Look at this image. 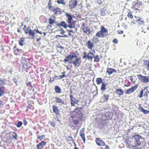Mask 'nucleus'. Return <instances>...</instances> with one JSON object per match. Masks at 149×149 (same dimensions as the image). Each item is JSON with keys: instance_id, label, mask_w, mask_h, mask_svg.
I'll use <instances>...</instances> for the list:
<instances>
[{"instance_id": "473e14b6", "label": "nucleus", "mask_w": 149, "mask_h": 149, "mask_svg": "<svg viewBox=\"0 0 149 149\" xmlns=\"http://www.w3.org/2000/svg\"><path fill=\"white\" fill-rule=\"evenodd\" d=\"M144 64L147 70H149V61L146 60H145L144 62Z\"/></svg>"}, {"instance_id": "6e6552de", "label": "nucleus", "mask_w": 149, "mask_h": 149, "mask_svg": "<svg viewBox=\"0 0 149 149\" xmlns=\"http://www.w3.org/2000/svg\"><path fill=\"white\" fill-rule=\"evenodd\" d=\"M95 55V54L91 51H89L87 54L86 52H85L84 53L83 58L84 59H87L89 61H92Z\"/></svg>"}, {"instance_id": "5fc2aeb1", "label": "nucleus", "mask_w": 149, "mask_h": 149, "mask_svg": "<svg viewBox=\"0 0 149 149\" xmlns=\"http://www.w3.org/2000/svg\"><path fill=\"white\" fill-rule=\"evenodd\" d=\"M143 112L144 114H146L149 113V111L144 109Z\"/></svg>"}, {"instance_id": "de8ad7c7", "label": "nucleus", "mask_w": 149, "mask_h": 149, "mask_svg": "<svg viewBox=\"0 0 149 149\" xmlns=\"http://www.w3.org/2000/svg\"><path fill=\"white\" fill-rule=\"evenodd\" d=\"M101 13V15H104L105 14V11L103 9H102L100 10Z\"/></svg>"}, {"instance_id": "49530a36", "label": "nucleus", "mask_w": 149, "mask_h": 149, "mask_svg": "<svg viewBox=\"0 0 149 149\" xmlns=\"http://www.w3.org/2000/svg\"><path fill=\"white\" fill-rule=\"evenodd\" d=\"M5 104V103L3 101H0V108H2L3 105Z\"/></svg>"}, {"instance_id": "a18cd8bd", "label": "nucleus", "mask_w": 149, "mask_h": 149, "mask_svg": "<svg viewBox=\"0 0 149 149\" xmlns=\"http://www.w3.org/2000/svg\"><path fill=\"white\" fill-rule=\"evenodd\" d=\"M65 73V72H62L63 74H64ZM64 77H66V76H65V75L64 74H63L62 75H59V79H61Z\"/></svg>"}, {"instance_id": "bf43d9fd", "label": "nucleus", "mask_w": 149, "mask_h": 149, "mask_svg": "<svg viewBox=\"0 0 149 149\" xmlns=\"http://www.w3.org/2000/svg\"><path fill=\"white\" fill-rule=\"evenodd\" d=\"M105 148L104 149H110V147L108 145H106L105 144Z\"/></svg>"}, {"instance_id": "f704fd0d", "label": "nucleus", "mask_w": 149, "mask_h": 149, "mask_svg": "<svg viewBox=\"0 0 149 149\" xmlns=\"http://www.w3.org/2000/svg\"><path fill=\"white\" fill-rule=\"evenodd\" d=\"M25 41L24 38H20V40L18 41L19 44L21 46H23L24 45L23 43Z\"/></svg>"}, {"instance_id": "864d4df0", "label": "nucleus", "mask_w": 149, "mask_h": 149, "mask_svg": "<svg viewBox=\"0 0 149 149\" xmlns=\"http://www.w3.org/2000/svg\"><path fill=\"white\" fill-rule=\"evenodd\" d=\"M113 42L115 44H117L118 42V40L116 38H114L113 40Z\"/></svg>"}, {"instance_id": "774afa93", "label": "nucleus", "mask_w": 149, "mask_h": 149, "mask_svg": "<svg viewBox=\"0 0 149 149\" xmlns=\"http://www.w3.org/2000/svg\"><path fill=\"white\" fill-rule=\"evenodd\" d=\"M58 77L56 75H55L54 76V77L55 78H58Z\"/></svg>"}, {"instance_id": "4d7b16f0", "label": "nucleus", "mask_w": 149, "mask_h": 149, "mask_svg": "<svg viewBox=\"0 0 149 149\" xmlns=\"http://www.w3.org/2000/svg\"><path fill=\"white\" fill-rule=\"evenodd\" d=\"M37 138L38 139H39L40 140H41L43 139V138H42V136H39V135H38L37 136Z\"/></svg>"}, {"instance_id": "0e129e2a", "label": "nucleus", "mask_w": 149, "mask_h": 149, "mask_svg": "<svg viewBox=\"0 0 149 149\" xmlns=\"http://www.w3.org/2000/svg\"><path fill=\"white\" fill-rule=\"evenodd\" d=\"M72 142L74 145L75 147H76V143H75V140L73 141V142Z\"/></svg>"}, {"instance_id": "f03ea898", "label": "nucleus", "mask_w": 149, "mask_h": 149, "mask_svg": "<svg viewBox=\"0 0 149 149\" xmlns=\"http://www.w3.org/2000/svg\"><path fill=\"white\" fill-rule=\"evenodd\" d=\"M23 30L24 33L26 34H28L30 36H31L32 39H33L35 37V32L38 33L40 34L42 33V32L40 31L38 29H35L33 30H32L29 26L27 28L26 25H24Z\"/></svg>"}, {"instance_id": "ddd939ff", "label": "nucleus", "mask_w": 149, "mask_h": 149, "mask_svg": "<svg viewBox=\"0 0 149 149\" xmlns=\"http://www.w3.org/2000/svg\"><path fill=\"white\" fill-rule=\"evenodd\" d=\"M22 63L23 64L22 69L23 71H25L26 69H28L30 68V63L29 61L24 60L22 62Z\"/></svg>"}, {"instance_id": "2eb2a0df", "label": "nucleus", "mask_w": 149, "mask_h": 149, "mask_svg": "<svg viewBox=\"0 0 149 149\" xmlns=\"http://www.w3.org/2000/svg\"><path fill=\"white\" fill-rule=\"evenodd\" d=\"M138 78L139 79L144 83H146L149 81V80L147 77L143 76L141 74H138L137 75Z\"/></svg>"}, {"instance_id": "dca6fc26", "label": "nucleus", "mask_w": 149, "mask_h": 149, "mask_svg": "<svg viewBox=\"0 0 149 149\" xmlns=\"http://www.w3.org/2000/svg\"><path fill=\"white\" fill-rule=\"evenodd\" d=\"M77 4V0H71L68 4V6L70 9H72L76 7Z\"/></svg>"}, {"instance_id": "f3484780", "label": "nucleus", "mask_w": 149, "mask_h": 149, "mask_svg": "<svg viewBox=\"0 0 149 149\" xmlns=\"http://www.w3.org/2000/svg\"><path fill=\"white\" fill-rule=\"evenodd\" d=\"M138 86V85H136L131 88L127 89L125 92V94H129L133 93L137 89Z\"/></svg>"}, {"instance_id": "412c9836", "label": "nucleus", "mask_w": 149, "mask_h": 149, "mask_svg": "<svg viewBox=\"0 0 149 149\" xmlns=\"http://www.w3.org/2000/svg\"><path fill=\"white\" fill-rule=\"evenodd\" d=\"M52 109L54 113L57 116L60 115V111L57 106L54 105L52 106Z\"/></svg>"}, {"instance_id": "20e7f679", "label": "nucleus", "mask_w": 149, "mask_h": 149, "mask_svg": "<svg viewBox=\"0 0 149 149\" xmlns=\"http://www.w3.org/2000/svg\"><path fill=\"white\" fill-rule=\"evenodd\" d=\"M65 15L67 19L66 22L68 24V27L70 28H75V23L73 20L72 15L67 12L65 13Z\"/></svg>"}, {"instance_id": "4c0bfd02", "label": "nucleus", "mask_w": 149, "mask_h": 149, "mask_svg": "<svg viewBox=\"0 0 149 149\" xmlns=\"http://www.w3.org/2000/svg\"><path fill=\"white\" fill-rule=\"evenodd\" d=\"M65 0H57V2L58 4H62L65 5Z\"/></svg>"}, {"instance_id": "9d476101", "label": "nucleus", "mask_w": 149, "mask_h": 149, "mask_svg": "<svg viewBox=\"0 0 149 149\" xmlns=\"http://www.w3.org/2000/svg\"><path fill=\"white\" fill-rule=\"evenodd\" d=\"M74 60L70 61L69 63L73 64L75 68H77L80 65L81 61L80 58L77 57Z\"/></svg>"}, {"instance_id": "1a4fd4ad", "label": "nucleus", "mask_w": 149, "mask_h": 149, "mask_svg": "<svg viewBox=\"0 0 149 149\" xmlns=\"http://www.w3.org/2000/svg\"><path fill=\"white\" fill-rule=\"evenodd\" d=\"M135 140L134 143L136 147L140 145L141 143L142 138L141 136L139 135H136L133 136V138Z\"/></svg>"}, {"instance_id": "58836bf2", "label": "nucleus", "mask_w": 149, "mask_h": 149, "mask_svg": "<svg viewBox=\"0 0 149 149\" xmlns=\"http://www.w3.org/2000/svg\"><path fill=\"white\" fill-rule=\"evenodd\" d=\"M127 16L129 18L132 19V20H133V16L132 14V12H130L128 13V14L127 15Z\"/></svg>"}, {"instance_id": "72a5a7b5", "label": "nucleus", "mask_w": 149, "mask_h": 149, "mask_svg": "<svg viewBox=\"0 0 149 149\" xmlns=\"http://www.w3.org/2000/svg\"><path fill=\"white\" fill-rule=\"evenodd\" d=\"M93 58H94V62H98L100 61L99 56L98 55H97L95 56H94Z\"/></svg>"}, {"instance_id": "8fccbe9b", "label": "nucleus", "mask_w": 149, "mask_h": 149, "mask_svg": "<svg viewBox=\"0 0 149 149\" xmlns=\"http://www.w3.org/2000/svg\"><path fill=\"white\" fill-rule=\"evenodd\" d=\"M26 86H30L31 88L33 87V86L31 85V82L30 81L26 83Z\"/></svg>"}, {"instance_id": "c85d7f7f", "label": "nucleus", "mask_w": 149, "mask_h": 149, "mask_svg": "<svg viewBox=\"0 0 149 149\" xmlns=\"http://www.w3.org/2000/svg\"><path fill=\"white\" fill-rule=\"evenodd\" d=\"M109 96L108 95H104L102 97L103 99V100L102 102H107L109 99Z\"/></svg>"}, {"instance_id": "37998d69", "label": "nucleus", "mask_w": 149, "mask_h": 149, "mask_svg": "<svg viewBox=\"0 0 149 149\" xmlns=\"http://www.w3.org/2000/svg\"><path fill=\"white\" fill-rule=\"evenodd\" d=\"M68 36L66 35H64L63 36H60L59 35H57L56 36V38H58V37H67Z\"/></svg>"}, {"instance_id": "69168bd1", "label": "nucleus", "mask_w": 149, "mask_h": 149, "mask_svg": "<svg viewBox=\"0 0 149 149\" xmlns=\"http://www.w3.org/2000/svg\"><path fill=\"white\" fill-rule=\"evenodd\" d=\"M130 129H128L127 130V132L128 133H129L130 132Z\"/></svg>"}, {"instance_id": "c9c22d12", "label": "nucleus", "mask_w": 149, "mask_h": 149, "mask_svg": "<svg viewBox=\"0 0 149 149\" xmlns=\"http://www.w3.org/2000/svg\"><path fill=\"white\" fill-rule=\"evenodd\" d=\"M60 24L61 26L63 27L65 29H66L67 27H68V25H67L64 21H62L61 22Z\"/></svg>"}, {"instance_id": "f257e3e1", "label": "nucleus", "mask_w": 149, "mask_h": 149, "mask_svg": "<svg viewBox=\"0 0 149 149\" xmlns=\"http://www.w3.org/2000/svg\"><path fill=\"white\" fill-rule=\"evenodd\" d=\"M78 108H76L73 111L71 116L70 118V121L71 123L74 125H77L79 122V119L80 116V111H79V113L76 111Z\"/></svg>"}, {"instance_id": "0eeeda50", "label": "nucleus", "mask_w": 149, "mask_h": 149, "mask_svg": "<svg viewBox=\"0 0 149 149\" xmlns=\"http://www.w3.org/2000/svg\"><path fill=\"white\" fill-rule=\"evenodd\" d=\"M132 24H135L136 23L138 25H141L144 23V21L142 19L139 17L134 16L133 20H131Z\"/></svg>"}, {"instance_id": "4468645a", "label": "nucleus", "mask_w": 149, "mask_h": 149, "mask_svg": "<svg viewBox=\"0 0 149 149\" xmlns=\"http://www.w3.org/2000/svg\"><path fill=\"white\" fill-rule=\"evenodd\" d=\"M125 142L126 144V146L127 148H131L136 147L134 143L132 141L126 139L125 140Z\"/></svg>"}, {"instance_id": "680f3d73", "label": "nucleus", "mask_w": 149, "mask_h": 149, "mask_svg": "<svg viewBox=\"0 0 149 149\" xmlns=\"http://www.w3.org/2000/svg\"><path fill=\"white\" fill-rule=\"evenodd\" d=\"M41 39V37H39V38H37L36 39V41L38 42L39 40H40Z\"/></svg>"}, {"instance_id": "4be33fe9", "label": "nucleus", "mask_w": 149, "mask_h": 149, "mask_svg": "<svg viewBox=\"0 0 149 149\" xmlns=\"http://www.w3.org/2000/svg\"><path fill=\"white\" fill-rule=\"evenodd\" d=\"M70 98L71 100V104L72 106H75L74 104L77 103L78 101V100L76 99L75 98L73 97L72 94L70 95Z\"/></svg>"}, {"instance_id": "09e8293b", "label": "nucleus", "mask_w": 149, "mask_h": 149, "mask_svg": "<svg viewBox=\"0 0 149 149\" xmlns=\"http://www.w3.org/2000/svg\"><path fill=\"white\" fill-rule=\"evenodd\" d=\"M55 79L54 77H50V80H49V82L50 83H52V82L54 81H55Z\"/></svg>"}, {"instance_id": "ea45409f", "label": "nucleus", "mask_w": 149, "mask_h": 149, "mask_svg": "<svg viewBox=\"0 0 149 149\" xmlns=\"http://www.w3.org/2000/svg\"><path fill=\"white\" fill-rule=\"evenodd\" d=\"M12 136L13 137V139H14L16 140L17 139V135L16 132H13V133Z\"/></svg>"}, {"instance_id": "6ab92c4d", "label": "nucleus", "mask_w": 149, "mask_h": 149, "mask_svg": "<svg viewBox=\"0 0 149 149\" xmlns=\"http://www.w3.org/2000/svg\"><path fill=\"white\" fill-rule=\"evenodd\" d=\"M84 131V128H83L80 130L79 132V135L81 137L82 139L83 140L84 143H85L86 142V139L85 137Z\"/></svg>"}, {"instance_id": "423d86ee", "label": "nucleus", "mask_w": 149, "mask_h": 149, "mask_svg": "<svg viewBox=\"0 0 149 149\" xmlns=\"http://www.w3.org/2000/svg\"><path fill=\"white\" fill-rule=\"evenodd\" d=\"M143 3L141 2H134L131 6V8L133 11L136 10L140 11L142 8V6Z\"/></svg>"}, {"instance_id": "2f4dec72", "label": "nucleus", "mask_w": 149, "mask_h": 149, "mask_svg": "<svg viewBox=\"0 0 149 149\" xmlns=\"http://www.w3.org/2000/svg\"><path fill=\"white\" fill-rule=\"evenodd\" d=\"M96 81L98 85H99L101 83H103L102 79L101 78H97L96 79Z\"/></svg>"}, {"instance_id": "b1692460", "label": "nucleus", "mask_w": 149, "mask_h": 149, "mask_svg": "<svg viewBox=\"0 0 149 149\" xmlns=\"http://www.w3.org/2000/svg\"><path fill=\"white\" fill-rule=\"evenodd\" d=\"M46 142L42 141L36 145L37 149H43L44 146L46 145Z\"/></svg>"}, {"instance_id": "c03bdc74", "label": "nucleus", "mask_w": 149, "mask_h": 149, "mask_svg": "<svg viewBox=\"0 0 149 149\" xmlns=\"http://www.w3.org/2000/svg\"><path fill=\"white\" fill-rule=\"evenodd\" d=\"M144 90L142 89L140 92V94L139 95V97L140 98H141L143 97V92Z\"/></svg>"}, {"instance_id": "e433bc0d", "label": "nucleus", "mask_w": 149, "mask_h": 149, "mask_svg": "<svg viewBox=\"0 0 149 149\" xmlns=\"http://www.w3.org/2000/svg\"><path fill=\"white\" fill-rule=\"evenodd\" d=\"M49 23L51 25H52L54 24L55 23V20L51 18H49L48 20Z\"/></svg>"}, {"instance_id": "f8f14e48", "label": "nucleus", "mask_w": 149, "mask_h": 149, "mask_svg": "<svg viewBox=\"0 0 149 149\" xmlns=\"http://www.w3.org/2000/svg\"><path fill=\"white\" fill-rule=\"evenodd\" d=\"M85 24L84 23H83L82 24L81 29L84 33L88 35L91 33V31L90 29L88 26L85 27Z\"/></svg>"}, {"instance_id": "aec40b11", "label": "nucleus", "mask_w": 149, "mask_h": 149, "mask_svg": "<svg viewBox=\"0 0 149 149\" xmlns=\"http://www.w3.org/2000/svg\"><path fill=\"white\" fill-rule=\"evenodd\" d=\"M115 92L116 94L119 97H120L124 93V91L120 88L116 89Z\"/></svg>"}, {"instance_id": "79ce46f5", "label": "nucleus", "mask_w": 149, "mask_h": 149, "mask_svg": "<svg viewBox=\"0 0 149 149\" xmlns=\"http://www.w3.org/2000/svg\"><path fill=\"white\" fill-rule=\"evenodd\" d=\"M22 122L21 121H19L18 122L17 124H16V126L17 127H19L22 126Z\"/></svg>"}, {"instance_id": "3c124183", "label": "nucleus", "mask_w": 149, "mask_h": 149, "mask_svg": "<svg viewBox=\"0 0 149 149\" xmlns=\"http://www.w3.org/2000/svg\"><path fill=\"white\" fill-rule=\"evenodd\" d=\"M138 109L140 112H143L144 109H143L141 106H139L138 108Z\"/></svg>"}, {"instance_id": "a19ab883", "label": "nucleus", "mask_w": 149, "mask_h": 149, "mask_svg": "<svg viewBox=\"0 0 149 149\" xmlns=\"http://www.w3.org/2000/svg\"><path fill=\"white\" fill-rule=\"evenodd\" d=\"M67 141L69 142H70L71 141H72V142H73V141H74L72 137L71 136H69L67 138Z\"/></svg>"}, {"instance_id": "9b49d317", "label": "nucleus", "mask_w": 149, "mask_h": 149, "mask_svg": "<svg viewBox=\"0 0 149 149\" xmlns=\"http://www.w3.org/2000/svg\"><path fill=\"white\" fill-rule=\"evenodd\" d=\"M4 79H3L0 78V86L5 85ZM5 92V87L2 86L0 87V96H1L3 95Z\"/></svg>"}, {"instance_id": "a878e982", "label": "nucleus", "mask_w": 149, "mask_h": 149, "mask_svg": "<svg viewBox=\"0 0 149 149\" xmlns=\"http://www.w3.org/2000/svg\"><path fill=\"white\" fill-rule=\"evenodd\" d=\"M107 72L110 75L113 73L116 72V70L113 68H107Z\"/></svg>"}, {"instance_id": "052dcab7", "label": "nucleus", "mask_w": 149, "mask_h": 149, "mask_svg": "<svg viewBox=\"0 0 149 149\" xmlns=\"http://www.w3.org/2000/svg\"><path fill=\"white\" fill-rule=\"evenodd\" d=\"M60 30L61 31V32L60 33L62 34H64V31L63 29L61 28Z\"/></svg>"}, {"instance_id": "13d9d810", "label": "nucleus", "mask_w": 149, "mask_h": 149, "mask_svg": "<svg viewBox=\"0 0 149 149\" xmlns=\"http://www.w3.org/2000/svg\"><path fill=\"white\" fill-rule=\"evenodd\" d=\"M24 124L25 125H26L27 124V122L25 118L23 120Z\"/></svg>"}, {"instance_id": "a211bd4d", "label": "nucleus", "mask_w": 149, "mask_h": 149, "mask_svg": "<svg viewBox=\"0 0 149 149\" xmlns=\"http://www.w3.org/2000/svg\"><path fill=\"white\" fill-rule=\"evenodd\" d=\"M95 141L97 145L99 146H104L106 144L103 141L99 138H96Z\"/></svg>"}, {"instance_id": "7c9ffc66", "label": "nucleus", "mask_w": 149, "mask_h": 149, "mask_svg": "<svg viewBox=\"0 0 149 149\" xmlns=\"http://www.w3.org/2000/svg\"><path fill=\"white\" fill-rule=\"evenodd\" d=\"M106 89V84H105L104 82L102 83L101 86L100 90L102 92H104Z\"/></svg>"}, {"instance_id": "5701e85b", "label": "nucleus", "mask_w": 149, "mask_h": 149, "mask_svg": "<svg viewBox=\"0 0 149 149\" xmlns=\"http://www.w3.org/2000/svg\"><path fill=\"white\" fill-rule=\"evenodd\" d=\"M86 45L88 48L91 50H92L93 49H94V44L90 40L88 41L86 43Z\"/></svg>"}, {"instance_id": "cd10ccee", "label": "nucleus", "mask_w": 149, "mask_h": 149, "mask_svg": "<svg viewBox=\"0 0 149 149\" xmlns=\"http://www.w3.org/2000/svg\"><path fill=\"white\" fill-rule=\"evenodd\" d=\"M54 90L55 93H57L59 94L61 92V90L60 88L58 86H55Z\"/></svg>"}, {"instance_id": "393cba45", "label": "nucleus", "mask_w": 149, "mask_h": 149, "mask_svg": "<svg viewBox=\"0 0 149 149\" xmlns=\"http://www.w3.org/2000/svg\"><path fill=\"white\" fill-rule=\"evenodd\" d=\"M77 56L76 55L69 54L64 59V61L65 62H68L69 60H72L73 58L75 57L76 58Z\"/></svg>"}, {"instance_id": "39448f33", "label": "nucleus", "mask_w": 149, "mask_h": 149, "mask_svg": "<svg viewBox=\"0 0 149 149\" xmlns=\"http://www.w3.org/2000/svg\"><path fill=\"white\" fill-rule=\"evenodd\" d=\"M108 33L106 29L104 26H102L100 31L96 33V36L99 38H104L107 35Z\"/></svg>"}, {"instance_id": "e2e57ef3", "label": "nucleus", "mask_w": 149, "mask_h": 149, "mask_svg": "<svg viewBox=\"0 0 149 149\" xmlns=\"http://www.w3.org/2000/svg\"><path fill=\"white\" fill-rule=\"evenodd\" d=\"M133 77H132V76H131L130 77V79L131 80V81L132 82H133V83H134V82H135L134 81H133Z\"/></svg>"}, {"instance_id": "6e6d98bb", "label": "nucleus", "mask_w": 149, "mask_h": 149, "mask_svg": "<svg viewBox=\"0 0 149 149\" xmlns=\"http://www.w3.org/2000/svg\"><path fill=\"white\" fill-rule=\"evenodd\" d=\"M118 33L119 34H122L123 33V31L118 30Z\"/></svg>"}, {"instance_id": "c756f323", "label": "nucleus", "mask_w": 149, "mask_h": 149, "mask_svg": "<svg viewBox=\"0 0 149 149\" xmlns=\"http://www.w3.org/2000/svg\"><path fill=\"white\" fill-rule=\"evenodd\" d=\"M22 52V49L19 48H17L14 50L15 54L17 55H19Z\"/></svg>"}, {"instance_id": "7ed1b4c3", "label": "nucleus", "mask_w": 149, "mask_h": 149, "mask_svg": "<svg viewBox=\"0 0 149 149\" xmlns=\"http://www.w3.org/2000/svg\"><path fill=\"white\" fill-rule=\"evenodd\" d=\"M52 0H46L49 9L50 11L54 13L55 14H60L61 13V9L55 6H52Z\"/></svg>"}, {"instance_id": "338daca9", "label": "nucleus", "mask_w": 149, "mask_h": 149, "mask_svg": "<svg viewBox=\"0 0 149 149\" xmlns=\"http://www.w3.org/2000/svg\"><path fill=\"white\" fill-rule=\"evenodd\" d=\"M130 86V85H127L125 84V85H124V86H125L127 87H129V86Z\"/></svg>"}, {"instance_id": "bb28decb", "label": "nucleus", "mask_w": 149, "mask_h": 149, "mask_svg": "<svg viewBox=\"0 0 149 149\" xmlns=\"http://www.w3.org/2000/svg\"><path fill=\"white\" fill-rule=\"evenodd\" d=\"M55 98L56 99V101L57 103H59L61 105H63L64 104V101L60 98L58 97H55Z\"/></svg>"}, {"instance_id": "603ef678", "label": "nucleus", "mask_w": 149, "mask_h": 149, "mask_svg": "<svg viewBox=\"0 0 149 149\" xmlns=\"http://www.w3.org/2000/svg\"><path fill=\"white\" fill-rule=\"evenodd\" d=\"M50 125L52 127H55V123L54 122H50Z\"/></svg>"}]
</instances>
